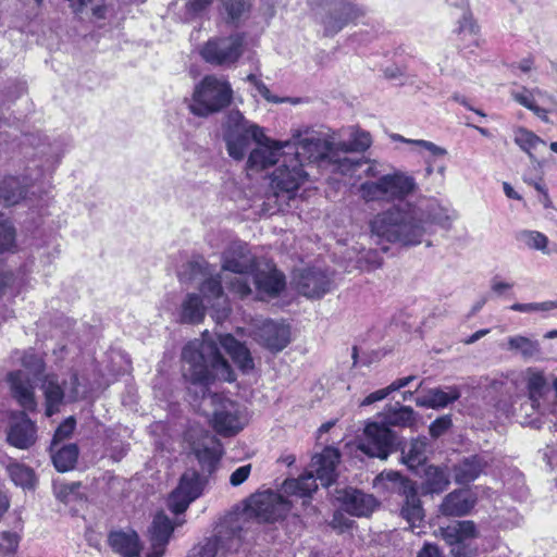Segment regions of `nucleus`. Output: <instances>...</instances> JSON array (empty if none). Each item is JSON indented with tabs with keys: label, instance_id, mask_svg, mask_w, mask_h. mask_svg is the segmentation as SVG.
Wrapping results in <instances>:
<instances>
[{
	"label": "nucleus",
	"instance_id": "obj_49",
	"mask_svg": "<svg viewBox=\"0 0 557 557\" xmlns=\"http://www.w3.org/2000/svg\"><path fill=\"white\" fill-rule=\"evenodd\" d=\"M478 32L479 26L473 21L471 11H465V13H461V17L458 21V26L456 27L455 33L463 36V38L470 37L475 41Z\"/></svg>",
	"mask_w": 557,
	"mask_h": 557
},
{
	"label": "nucleus",
	"instance_id": "obj_38",
	"mask_svg": "<svg viewBox=\"0 0 557 557\" xmlns=\"http://www.w3.org/2000/svg\"><path fill=\"white\" fill-rule=\"evenodd\" d=\"M449 485L448 474L436 466H429L424 471L422 492L424 494H440Z\"/></svg>",
	"mask_w": 557,
	"mask_h": 557
},
{
	"label": "nucleus",
	"instance_id": "obj_62",
	"mask_svg": "<svg viewBox=\"0 0 557 557\" xmlns=\"http://www.w3.org/2000/svg\"><path fill=\"white\" fill-rule=\"evenodd\" d=\"M255 87L258 90V92L269 102L280 103V102L284 101L283 99H281L278 97L272 96L270 89L261 81H256Z\"/></svg>",
	"mask_w": 557,
	"mask_h": 557
},
{
	"label": "nucleus",
	"instance_id": "obj_57",
	"mask_svg": "<svg viewBox=\"0 0 557 557\" xmlns=\"http://www.w3.org/2000/svg\"><path fill=\"white\" fill-rule=\"evenodd\" d=\"M330 525L339 531L341 533L349 530L354 525V521L349 519L343 511L336 510L333 513L332 520L330 522Z\"/></svg>",
	"mask_w": 557,
	"mask_h": 557
},
{
	"label": "nucleus",
	"instance_id": "obj_54",
	"mask_svg": "<svg viewBox=\"0 0 557 557\" xmlns=\"http://www.w3.org/2000/svg\"><path fill=\"white\" fill-rule=\"evenodd\" d=\"M358 262L361 269L372 270L382 265L383 258L376 250L369 249L361 253Z\"/></svg>",
	"mask_w": 557,
	"mask_h": 557
},
{
	"label": "nucleus",
	"instance_id": "obj_20",
	"mask_svg": "<svg viewBox=\"0 0 557 557\" xmlns=\"http://www.w3.org/2000/svg\"><path fill=\"white\" fill-rule=\"evenodd\" d=\"M7 440L20 449H27L36 443V425L24 411L12 414Z\"/></svg>",
	"mask_w": 557,
	"mask_h": 557
},
{
	"label": "nucleus",
	"instance_id": "obj_45",
	"mask_svg": "<svg viewBox=\"0 0 557 557\" xmlns=\"http://www.w3.org/2000/svg\"><path fill=\"white\" fill-rule=\"evenodd\" d=\"M540 94L539 89L529 90L527 88H522L521 90H515L511 92V96L515 101H517L522 107L532 111L537 117L543 121H547V111L545 109L536 106L534 100V94Z\"/></svg>",
	"mask_w": 557,
	"mask_h": 557
},
{
	"label": "nucleus",
	"instance_id": "obj_26",
	"mask_svg": "<svg viewBox=\"0 0 557 557\" xmlns=\"http://www.w3.org/2000/svg\"><path fill=\"white\" fill-rule=\"evenodd\" d=\"M37 138L34 136L27 138V143L34 145L36 150V156L40 160L41 174L45 172L51 173L57 165L60 163L61 158L63 156V149L60 143H47L38 139V143L35 144Z\"/></svg>",
	"mask_w": 557,
	"mask_h": 557
},
{
	"label": "nucleus",
	"instance_id": "obj_21",
	"mask_svg": "<svg viewBox=\"0 0 557 557\" xmlns=\"http://www.w3.org/2000/svg\"><path fill=\"white\" fill-rule=\"evenodd\" d=\"M253 284L261 295L277 296L285 287V276L269 263L261 268L259 263L250 273V284Z\"/></svg>",
	"mask_w": 557,
	"mask_h": 557
},
{
	"label": "nucleus",
	"instance_id": "obj_2",
	"mask_svg": "<svg viewBox=\"0 0 557 557\" xmlns=\"http://www.w3.org/2000/svg\"><path fill=\"white\" fill-rule=\"evenodd\" d=\"M221 348L231 356L243 372L253 369V359L249 349L233 335H218L214 338L206 331L201 339H194L183 348L182 361L185 380L203 386L214 380L234 381V371L221 354Z\"/></svg>",
	"mask_w": 557,
	"mask_h": 557
},
{
	"label": "nucleus",
	"instance_id": "obj_40",
	"mask_svg": "<svg viewBox=\"0 0 557 557\" xmlns=\"http://www.w3.org/2000/svg\"><path fill=\"white\" fill-rule=\"evenodd\" d=\"M513 140L522 151L528 153L532 162L535 161L534 152L539 148L546 146V143L541 137L524 127H518L515 131Z\"/></svg>",
	"mask_w": 557,
	"mask_h": 557
},
{
	"label": "nucleus",
	"instance_id": "obj_7",
	"mask_svg": "<svg viewBox=\"0 0 557 557\" xmlns=\"http://www.w3.org/2000/svg\"><path fill=\"white\" fill-rule=\"evenodd\" d=\"M259 262L250 253L247 244L232 243L223 253V272H231L230 290L246 297L251 294L250 273Z\"/></svg>",
	"mask_w": 557,
	"mask_h": 557
},
{
	"label": "nucleus",
	"instance_id": "obj_56",
	"mask_svg": "<svg viewBox=\"0 0 557 557\" xmlns=\"http://www.w3.org/2000/svg\"><path fill=\"white\" fill-rule=\"evenodd\" d=\"M18 545L16 534L11 532H2L0 534V554L8 555L15 552Z\"/></svg>",
	"mask_w": 557,
	"mask_h": 557
},
{
	"label": "nucleus",
	"instance_id": "obj_52",
	"mask_svg": "<svg viewBox=\"0 0 557 557\" xmlns=\"http://www.w3.org/2000/svg\"><path fill=\"white\" fill-rule=\"evenodd\" d=\"M22 364L28 371V374L34 376V379H39L45 371V362L42 358L34 351H26L24 354Z\"/></svg>",
	"mask_w": 557,
	"mask_h": 557
},
{
	"label": "nucleus",
	"instance_id": "obj_29",
	"mask_svg": "<svg viewBox=\"0 0 557 557\" xmlns=\"http://www.w3.org/2000/svg\"><path fill=\"white\" fill-rule=\"evenodd\" d=\"M525 388L531 407L535 410L541 408V399L548 392V383L544 373L535 368H528L524 372Z\"/></svg>",
	"mask_w": 557,
	"mask_h": 557
},
{
	"label": "nucleus",
	"instance_id": "obj_24",
	"mask_svg": "<svg viewBox=\"0 0 557 557\" xmlns=\"http://www.w3.org/2000/svg\"><path fill=\"white\" fill-rule=\"evenodd\" d=\"M339 458V451L334 447H325L321 454L312 457L310 471L320 480L323 486H330L335 482Z\"/></svg>",
	"mask_w": 557,
	"mask_h": 557
},
{
	"label": "nucleus",
	"instance_id": "obj_15",
	"mask_svg": "<svg viewBox=\"0 0 557 557\" xmlns=\"http://www.w3.org/2000/svg\"><path fill=\"white\" fill-rule=\"evenodd\" d=\"M367 14V9L357 2L342 0L338 5L325 15L323 27L325 36H334L349 23H355Z\"/></svg>",
	"mask_w": 557,
	"mask_h": 557
},
{
	"label": "nucleus",
	"instance_id": "obj_41",
	"mask_svg": "<svg viewBox=\"0 0 557 557\" xmlns=\"http://www.w3.org/2000/svg\"><path fill=\"white\" fill-rule=\"evenodd\" d=\"M426 438H414L408 447L400 445L401 461L409 468H414L425 460Z\"/></svg>",
	"mask_w": 557,
	"mask_h": 557
},
{
	"label": "nucleus",
	"instance_id": "obj_10",
	"mask_svg": "<svg viewBox=\"0 0 557 557\" xmlns=\"http://www.w3.org/2000/svg\"><path fill=\"white\" fill-rule=\"evenodd\" d=\"M293 145L296 147L295 153L302 163H318L326 165L329 158L334 156L335 141L318 134L313 131L306 129L305 136L301 131L293 134Z\"/></svg>",
	"mask_w": 557,
	"mask_h": 557
},
{
	"label": "nucleus",
	"instance_id": "obj_43",
	"mask_svg": "<svg viewBox=\"0 0 557 557\" xmlns=\"http://www.w3.org/2000/svg\"><path fill=\"white\" fill-rule=\"evenodd\" d=\"M516 239L529 249L539 250L545 255L549 253V250L547 249V245L549 243L548 237L539 231H520L516 234Z\"/></svg>",
	"mask_w": 557,
	"mask_h": 557
},
{
	"label": "nucleus",
	"instance_id": "obj_55",
	"mask_svg": "<svg viewBox=\"0 0 557 557\" xmlns=\"http://www.w3.org/2000/svg\"><path fill=\"white\" fill-rule=\"evenodd\" d=\"M451 425L453 421L450 414L442 416L431 423L429 429L430 435L434 438H437L446 433Z\"/></svg>",
	"mask_w": 557,
	"mask_h": 557
},
{
	"label": "nucleus",
	"instance_id": "obj_48",
	"mask_svg": "<svg viewBox=\"0 0 557 557\" xmlns=\"http://www.w3.org/2000/svg\"><path fill=\"white\" fill-rule=\"evenodd\" d=\"M224 555L225 553L221 547V537L213 536L196 545L188 557H224Z\"/></svg>",
	"mask_w": 557,
	"mask_h": 557
},
{
	"label": "nucleus",
	"instance_id": "obj_9",
	"mask_svg": "<svg viewBox=\"0 0 557 557\" xmlns=\"http://www.w3.org/2000/svg\"><path fill=\"white\" fill-rule=\"evenodd\" d=\"M304 164L298 160L297 156L285 154L271 175V188L273 197L278 201L280 197L290 199L298 190L301 183L308 176L307 172L302 169Z\"/></svg>",
	"mask_w": 557,
	"mask_h": 557
},
{
	"label": "nucleus",
	"instance_id": "obj_47",
	"mask_svg": "<svg viewBox=\"0 0 557 557\" xmlns=\"http://www.w3.org/2000/svg\"><path fill=\"white\" fill-rule=\"evenodd\" d=\"M8 472L15 485L23 488H34L36 479L30 468L21 463H11L8 467Z\"/></svg>",
	"mask_w": 557,
	"mask_h": 557
},
{
	"label": "nucleus",
	"instance_id": "obj_4",
	"mask_svg": "<svg viewBox=\"0 0 557 557\" xmlns=\"http://www.w3.org/2000/svg\"><path fill=\"white\" fill-rule=\"evenodd\" d=\"M373 487L386 496H399L401 498L400 516L410 527L420 525L424 518V510L413 481L398 471L385 470L375 476Z\"/></svg>",
	"mask_w": 557,
	"mask_h": 557
},
{
	"label": "nucleus",
	"instance_id": "obj_5",
	"mask_svg": "<svg viewBox=\"0 0 557 557\" xmlns=\"http://www.w3.org/2000/svg\"><path fill=\"white\" fill-rule=\"evenodd\" d=\"M223 138L226 150L234 160H243L252 143L260 144L267 136L263 129L247 120L239 110H231L225 117Z\"/></svg>",
	"mask_w": 557,
	"mask_h": 557
},
{
	"label": "nucleus",
	"instance_id": "obj_6",
	"mask_svg": "<svg viewBox=\"0 0 557 557\" xmlns=\"http://www.w3.org/2000/svg\"><path fill=\"white\" fill-rule=\"evenodd\" d=\"M232 98L233 89L227 81L207 75L196 85L189 109L193 114L206 117L223 110Z\"/></svg>",
	"mask_w": 557,
	"mask_h": 557
},
{
	"label": "nucleus",
	"instance_id": "obj_22",
	"mask_svg": "<svg viewBox=\"0 0 557 557\" xmlns=\"http://www.w3.org/2000/svg\"><path fill=\"white\" fill-rule=\"evenodd\" d=\"M174 531L171 519L164 512H158L148 529L150 552L147 557H162Z\"/></svg>",
	"mask_w": 557,
	"mask_h": 557
},
{
	"label": "nucleus",
	"instance_id": "obj_3",
	"mask_svg": "<svg viewBox=\"0 0 557 557\" xmlns=\"http://www.w3.org/2000/svg\"><path fill=\"white\" fill-rule=\"evenodd\" d=\"M203 474L196 470L185 471L177 487L168 499V507L175 515L183 513L191 502L198 498L207 483V476L212 474L222 456L221 442L208 431H203L197 441L190 443Z\"/></svg>",
	"mask_w": 557,
	"mask_h": 557
},
{
	"label": "nucleus",
	"instance_id": "obj_33",
	"mask_svg": "<svg viewBox=\"0 0 557 557\" xmlns=\"http://www.w3.org/2000/svg\"><path fill=\"white\" fill-rule=\"evenodd\" d=\"M41 388L46 399V414L51 417L59 412L60 406L63 404L64 391L54 374L46 375Z\"/></svg>",
	"mask_w": 557,
	"mask_h": 557
},
{
	"label": "nucleus",
	"instance_id": "obj_50",
	"mask_svg": "<svg viewBox=\"0 0 557 557\" xmlns=\"http://www.w3.org/2000/svg\"><path fill=\"white\" fill-rule=\"evenodd\" d=\"M222 4L231 22L240 20L250 8L246 0H222Z\"/></svg>",
	"mask_w": 557,
	"mask_h": 557
},
{
	"label": "nucleus",
	"instance_id": "obj_31",
	"mask_svg": "<svg viewBox=\"0 0 557 557\" xmlns=\"http://www.w3.org/2000/svg\"><path fill=\"white\" fill-rule=\"evenodd\" d=\"M474 506V500L466 491H454L449 493L441 505V511L445 516H465Z\"/></svg>",
	"mask_w": 557,
	"mask_h": 557
},
{
	"label": "nucleus",
	"instance_id": "obj_42",
	"mask_svg": "<svg viewBox=\"0 0 557 557\" xmlns=\"http://www.w3.org/2000/svg\"><path fill=\"white\" fill-rule=\"evenodd\" d=\"M348 152H343L341 146L335 144L334 156L329 158L326 165L332 166L333 172L348 174L361 165V160L347 157Z\"/></svg>",
	"mask_w": 557,
	"mask_h": 557
},
{
	"label": "nucleus",
	"instance_id": "obj_39",
	"mask_svg": "<svg viewBox=\"0 0 557 557\" xmlns=\"http://www.w3.org/2000/svg\"><path fill=\"white\" fill-rule=\"evenodd\" d=\"M212 270L203 258H197L187 262L178 273L183 283L203 282Z\"/></svg>",
	"mask_w": 557,
	"mask_h": 557
},
{
	"label": "nucleus",
	"instance_id": "obj_23",
	"mask_svg": "<svg viewBox=\"0 0 557 557\" xmlns=\"http://www.w3.org/2000/svg\"><path fill=\"white\" fill-rule=\"evenodd\" d=\"M297 290L307 298H321L331 289L326 272L312 268L304 270L296 282Z\"/></svg>",
	"mask_w": 557,
	"mask_h": 557
},
{
	"label": "nucleus",
	"instance_id": "obj_14",
	"mask_svg": "<svg viewBox=\"0 0 557 557\" xmlns=\"http://www.w3.org/2000/svg\"><path fill=\"white\" fill-rule=\"evenodd\" d=\"M443 540L451 546L453 557H475L478 547L472 544L476 536L475 524L472 521H456L441 528Z\"/></svg>",
	"mask_w": 557,
	"mask_h": 557
},
{
	"label": "nucleus",
	"instance_id": "obj_13",
	"mask_svg": "<svg viewBox=\"0 0 557 557\" xmlns=\"http://www.w3.org/2000/svg\"><path fill=\"white\" fill-rule=\"evenodd\" d=\"M249 516L259 521L272 522L283 518L290 509V503L280 493L264 491L251 495L246 505Z\"/></svg>",
	"mask_w": 557,
	"mask_h": 557
},
{
	"label": "nucleus",
	"instance_id": "obj_11",
	"mask_svg": "<svg viewBox=\"0 0 557 557\" xmlns=\"http://www.w3.org/2000/svg\"><path fill=\"white\" fill-rule=\"evenodd\" d=\"M208 400L213 407V428L219 434L228 436L243 430L247 420L239 404L219 394L209 395Z\"/></svg>",
	"mask_w": 557,
	"mask_h": 557
},
{
	"label": "nucleus",
	"instance_id": "obj_25",
	"mask_svg": "<svg viewBox=\"0 0 557 557\" xmlns=\"http://www.w3.org/2000/svg\"><path fill=\"white\" fill-rule=\"evenodd\" d=\"M8 380L11 385L13 398L26 411H35L37 401L35 398V385L27 373L17 370L9 373Z\"/></svg>",
	"mask_w": 557,
	"mask_h": 557
},
{
	"label": "nucleus",
	"instance_id": "obj_63",
	"mask_svg": "<svg viewBox=\"0 0 557 557\" xmlns=\"http://www.w3.org/2000/svg\"><path fill=\"white\" fill-rule=\"evenodd\" d=\"M213 0H189L187 2V10L191 13L199 14L203 12Z\"/></svg>",
	"mask_w": 557,
	"mask_h": 557
},
{
	"label": "nucleus",
	"instance_id": "obj_28",
	"mask_svg": "<svg viewBox=\"0 0 557 557\" xmlns=\"http://www.w3.org/2000/svg\"><path fill=\"white\" fill-rule=\"evenodd\" d=\"M487 462L479 455L463 458L453 467V476L457 484L474 481L486 467Z\"/></svg>",
	"mask_w": 557,
	"mask_h": 557
},
{
	"label": "nucleus",
	"instance_id": "obj_12",
	"mask_svg": "<svg viewBox=\"0 0 557 557\" xmlns=\"http://www.w3.org/2000/svg\"><path fill=\"white\" fill-rule=\"evenodd\" d=\"M244 41L245 37L243 34L213 38L203 46L201 55L210 64L230 66L242 57Z\"/></svg>",
	"mask_w": 557,
	"mask_h": 557
},
{
	"label": "nucleus",
	"instance_id": "obj_34",
	"mask_svg": "<svg viewBox=\"0 0 557 557\" xmlns=\"http://www.w3.org/2000/svg\"><path fill=\"white\" fill-rule=\"evenodd\" d=\"M27 187L28 184H23L17 177L0 180V205L9 207L18 203L25 197Z\"/></svg>",
	"mask_w": 557,
	"mask_h": 557
},
{
	"label": "nucleus",
	"instance_id": "obj_51",
	"mask_svg": "<svg viewBox=\"0 0 557 557\" xmlns=\"http://www.w3.org/2000/svg\"><path fill=\"white\" fill-rule=\"evenodd\" d=\"M15 243V228L0 214V253L10 250Z\"/></svg>",
	"mask_w": 557,
	"mask_h": 557
},
{
	"label": "nucleus",
	"instance_id": "obj_8",
	"mask_svg": "<svg viewBox=\"0 0 557 557\" xmlns=\"http://www.w3.org/2000/svg\"><path fill=\"white\" fill-rule=\"evenodd\" d=\"M401 438L396 432L382 422H369L364 426L358 449L370 458L386 460L388 456L399 450Z\"/></svg>",
	"mask_w": 557,
	"mask_h": 557
},
{
	"label": "nucleus",
	"instance_id": "obj_59",
	"mask_svg": "<svg viewBox=\"0 0 557 557\" xmlns=\"http://www.w3.org/2000/svg\"><path fill=\"white\" fill-rule=\"evenodd\" d=\"M408 144L422 147V148L426 149L428 151H430L433 156H436V157H443L447 153V150L445 148L440 147L429 140H423V139L409 140Z\"/></svg>",
	"mask_w": 557,
	"mask_h": 557
},
{
	"label": "nucleus",
	"instance_id": "obj_64",
	"mask_svg": "<svg viewBox=\"0 0 557 557\" xmlns=\"http://www.w3.org/2000/svg\"><path fill=\"white\" fill-rule=\"evenodd\" d=\"M417 557H444L440 548L431 543H425L418 552Z\"/></svg>",
	"mask_w": 557,
	"mask_h": 557
},
{
	"label": "nucleus",
	"instance_id": "obj_46",
	"mask_svg": "<svg viewBox=\"0 0 557 557\" xmlns=\"http://www.w3.org/2000/svg\"><path fill=\"white\" fill-rule=\"evenodd\" d=\"M508 346L511 350H517L524 359L536 358L540 352V344L524 336H512L508 338Z\"/></svg>",
	"mask_w": 557,
	"mask_h": 557
},
{
	"label": "nucleus",
	"instance_id": "obj_17",
	"mask_svg": "<svg viewBox=\"0 0 557 557\" xmlns=\"http://www.w3.org/2000/svg\"><path fill=\"white\" fill-rule=\"evenodd\" d=\"M255 337L268 350L280 352L290 343V327L284 322L264 320L257 326Z\"/></svg>",
	"mask_w": 557,
	"mask_h": 557
},
{
	"label": "nucleus",
	"instance_id": "obj_32",
	"mask_svg": "<svg viewBox=\"0 0 557 557\" xmlns=\"http://www.w3.org/2000/svg\"><path fill=\"white\" fill-rule=\"evenodd\" d=\"M382 423L391 429V426L412 428L417 422V413L409 406H388L382 414Z\"/></svg>",
	"mask_w": 557,
	"mask_h": 557
},
{
	"label": "nucleus",
	"instance_id": "obj_35",
	"mask_svg": "<svg viewBox=\"0 0 557 557\" xmlns=\"http://www.w3.org/2000/svg\"><path fill=\"white\" fill-rule=\"evenodd\" d=\"M317 480L319 479L309 471L297 479L285 480L282 488L289 496L309 497L318 488Z\"/></svg>",
	"mask_w": 557,
	"mask_h": 557
},
{
	"label": "nucleus",
	"instance_id": "obj_16",
	"mask_svg": "<svg viewBox=\"0 0 557 557\" xmlns=\"http://www.w3.org/2000/svg\"><path fill=\"white\" fill-rule=\"evenodd\" d=\"M231 278L232 277L223 271L215 275L211 272V274L200 284V292L214 309L216 320L225 319L231 311L227 297L225 296L222 286V283L224 282L230 288Z\"/></svg>",
	"mask_w": 557,
	"mask_h": 557
},
{
	"label": "nucleus",
	"instance_id": "obj_37",
	"mask_svg": "<svg viewBox=\"0 0 557 557\" xmlns=\"http://www.w3.org/2000/svg\"><path fill=\"white\" fill-rule=\"evenodd\" d=\"M206 308L202 304V299L197 294H187L186 298L182 302L181 308V322L188 324H196L203 320Z\"/></svg>",
	"mask_w": 557,
	"mask_h": 557
},
{
	"label": "nucleus",
	"instance_id": "obj_19",
	"mask_svg": "<svg viewBox=\"0 0 557 557\" xmlns=\"http://www.w3.org/2000/svg\"><path fill=\"white\" fill-rule=\"evenodd\" d=\"M290 141H275L267 137L262 143L257 144L247 161L249 170L261 171L277 162L281 163V158L286 153L282 152V149L289 147Z\"/></svg>",
	"mask_w": 557,
	"mask_h": 557
},
{
	"label": "nucleus",
	"instance_id": "obj_27",
	"mask_svg": "<svg viewBox=\"0 0 557 557\" xmlns=\"http://www.w3.org/2000/svg\"><path fill=\"white\" fill-rule=\"evenodd\" d=\"M461 396L457 386H448L446 391L434 387L430 388L424 396L416 398V405L423 408L438 409L458 400Z\"/></svg>",
	"mask_w": 557,
	"mask_h": 557
},
{
	"label": "nucleus",
	"instance_id": "obj_1",
	"mask_svg": "<svg viewBox=\"0 0 557 557\" xmlns=\"http://www.w3.org/2000/svg\"><path fill=\"white\" fill-rule=\"evenodd\" d=\"M418 189L416 178L403 171L360 184L358 194L366 202L398 201L376 213L369 222L371 236L377 244L414 247L423 243L432 225L445 226L449 222L447 211L434 201H405Z\"/></svg>",
	"mask_w": 557,
	"mask_h": 557
},
{
	"label": "nucleus",
	"instance_id": "obj_30",
	"mask_svg": "<svg viewBox=\"0 0 557 557\" xmlns=\"http://www.w3.org/2000/svg\"><path fill=\"white\" fill-rule=\"evenodd\" d=\"M112 549L124 557H136L140 552L139 536L135 531H113L109 534Z\"/></svg>",
	"mask_w": 557,
	"mask_h": 557
},
{
	"label": "nucleus",
	"instance_id": "obj_58",
	"mask_svg": "<svg viewBox=\"0 0 557 557\" xmlns=\"http://www.w3.org/2000/svg\"><path fill=\"white\" fill-rule=\"evenodd\" d=\"M546 305H550V301L544 302H531V304H513L510 309L519 312H531V311H548L550 308H546Z\"/></svg>",
	"mask_w": 557,
	"mask_h": 557
},
{
	"label": "nucleus",
	"instance_id": "obj_53",
	"mask_svg": "<svg viewBox=\"0 0 557 557\" xmlns=\"http://www.w3.org/2000/svg\"><path fill=\"white\" fill-rule=\"evenodd\" d=\"M75 425V419L73 417H70L57 428L51 442V446L53 447V449H55L57 446H60L61 442L67 440L73 434Z\"/></svg>",
	"mask_w": 557,
	"mask_h": 557
},
{
	"label": "nucleus",
	"instance_id": "obj_61",
	"mask_svg": "<svg viewBox=\"0 0 557 557\" xmlns=\"http://www.w3.org/2000/svg\"><path fill=\"white\" fill-rule=\"evenodd\" d=\"M392 392L389 391V387H385L382 389H377L375 392L370 393L361 403V406H369L376 401L385 399Z\"/></svg>",
	"mask_w": 557,
	"mask_h": 557
},
{
	"label": "nucleus",
	"instance_id": "obj_60",
	"mask_svg": "<svg viewBox=\"0 0 557 557\" xmlns=\"http://www.w3.org/2000/svg\"><path fill=\"white\" fill-rule=\"evenodd\" d=\"M250 471H251V465H245V466H242V467L237 468L231 474L230 483L233 486L240 485L242 483H244L248 479V476L250 474Z\"/></svg>",
	"mask_w": 557,
	"mask_h": 557
},
{
	"label": "nucleus",
	"instance_id": "obj_18",
	"mask_svg": "<svg viewBox=\"0 0 557 557\" xmlns=\"http://www.w3.org/2000/svg\"><path fill=\"white\" fill-rule=\"evenodd\" d=\"M337 500L342 510L355 517H369L379 507L376 498L358 488H344L337 491Z\"/></svg>",
	"mask_w": 557,
	"mask_h": 557
},
{
	"label": "nucleus",
	"instance_id": "obj_36",
	"mask_svg": "<svg viewBox=\"0 0 557 557\" xmlns=\"http://www.w3.org/2000/svg\"><path fill=\"white\" fill-rule=\"evenodd\" d=\"M50 450L53 465L59 472H66L75 467L79 453L76 444L57 446L55 449L50 446Z\"/></svg>",
	"mask_w": 557,
	"mask_h": 557
},
{
	"label": "nucleus",
	"instance_id": "obj_44",
	"mask_svg": "<svg viewBox=\"0 0 557 557\" xmlns=\"http://www.w3.org/2000/svg\"><path fill=\"white\" fill-rule=\"evenodd\" d=\"M343 152H363L372 144L371 134L363 129H354L348 141L337 143Z\"/></svg>",
	"mask_w": 557,
	"mask_h": 557
}]
</instances>
